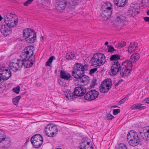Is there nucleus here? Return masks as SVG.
<instances>
[{"label":"nucleus","mask_w":149,"mask_h":149,"mask_svg":"<svg viewBox=\"0 0 149 149\" xmlns=\"http://www.w3.org/2000/svg\"><path fill=\"white\" fill-rule=\"evenodd\" d=\"M74 5V4H72V6H73Z\"/></svg>","instance_id":"obj_59"},{"label":"nucleus","mask_w":149,"mask_h":149,"mask_svg":"<svg viewBox=\"0 0 149 149\" xmlns=\"http://www.w3.org/2000/svg\"><path fill=\"white\" fill-rule=\"evenodd\" d=\"M117 149H127L126 146L123 143H120Z\"/></svg>","instance_id":"obj_39"},{"label":"nucleus","mask_w":149,"mask_h":149,"mask_svg":"<svg viewBox=\"0 0 149 149\" xmlns=\"http://www.w3.org/2000/svg\"><path fill=\"white\" fill-rule=\"evenodd\" d=\"M145 102L148 104H149V97L146 98L145 100Z\"/></svg>","instance_id":"obj_52"},{"label":"nucleus","mask_w":149,"mask_h":149,"mask_svg":"<svg viewBox=\"0 0 149 149\" xmlns=\"http://www.w3.org/2000/svg\"><path fill=\"white\" fill-rule=\"evenodd\" d=\"M126 45V42H125L123 41L121 42H119L117 47L119 48H121L123 47H124Z\"/></svg>","instance_id":"obj_36"},{"label":"nucleus","mask_w":149,"mask_h":149,"mask_svg":"<svg viewBox=\"0 0 149 149\" xmlns=\"http://www.w3.org/2000/svg\"><path fill=\"white\" fill-rule=\"evenodd\" d=\"M34 50L32 46L26 47L22 52L21 59L13 60L11 61L10 64V69L15 72L20 70L23 66L26 68L31 67L35 61L34 58L33 59Z\"/></svg>","instance_id":"obj_1"},{"label":"nucleus","mask_w":149,"mask_h":149,"mask_svg":"<svg viewBox=\"0 0 149 149\" xmlns=\"http://www.w3.org/2000/svg\"><path fill=\"white\" fill-rule=\"evenodd\" d=\"M132 66V64L130 61L126 60L123 62L122 64V68L120 70V75L124 77L130 75Z\"/></svg>","instance_id":"obj_5"},{"label":"nucleus","mask_w":149,"mask_h":149,"mask_svg":"<svg viewBox=\"0 0 149 149\" xmlns=\"http://www.w3.org/2000/svg\"><path fill=\"white\" fill-rule=\"evenodd\" d=\"M114 4L118 6L123 7L126 4L127 0H113Z\"/></svg>","instance_id":"obj_21"},{"label":"nucleus","mask_w":149,"mask_h":149,"mask_svg":"<svg viewBox=\"0 0 149 149\" xmlns=\"http://www.w3.org/2000/svg\"><path fill=\"white\" fill-rule=\"evenodd\" d=\"M142 3L145 5L149 4V0H142Z\"/></svg>","instance_id":"obj_46"},{"label":"nucleus","mask_w":149,"mask_h":149,"mask_svg":"<svg viewBox=\"0 0 149 149\" xmlns=\"http://www.w3.org/2000/svg\"><path fill=\"white\" fill-rule=\"evenodd\" d=\"M140 58L139 55L137 53H135L131 56V59L132 61L135 63Z\"/></svg>","instance_id":"obj_27"},{"label":"nucleus","mask_w":149,"mask_h":149,"mask_svg":"<svg viewBox=\"0 0 149 149\" xmlns=\"http://www.w3.org/2000/svg\"><path fill=\"white\" fill-rule=\"evenodd\" d=\"M107 47L109 52H113L116 50L111 45H107Z\"/></svg>","instance_id":"obj_37"},{"label":"nucleus","mask_w":149,"mask_h":149,"mask_svg":"<svg viewBox=\"0 0 149 149\" xmlns=\"http://www.w3.org/2000/svg\"><path fill=\"white\" fill-rule=\"evenodd\" d=\"M98 58V57L97 53L93 55L91 60V63L93 65L99 66Z\"/></svg>","instance_id":"obj_24"},{"label":"nucleus","mask_w":149,"mask_h":149,"mask_svg":"<svg viewBox=\"0 0 149 149\" xmlns=\"http://www.w3.org/2000/svg\"><path fill=\"white\" fill-rule=\"evenodd\" d=\"M7 137L5 133L3 131L0 130V143L3 141Z\"/></svg>","instance_id":"obj_33"},{"label":"nucleus","mask_w":149,"mask_h":149,"mask_svg":"<svg viewBox=\"0 0 149 149\" xmlns=\"http://www.w3.org/2000/svg\"><path fill=\"white\" fill-rule=\"evenodd\" d=\"M113 114L114 115H117L118 113L120 112V110L119 109H114L113 111Z\"/></svg>","instance_id":"obj_42"},{"label":"nucleus","mask_w":149,"mask_h":149,"mask_svg":"<svg viewBox=\"0 0 149 149\" xmlns=\"http://www.w3.org/2000/svg\"><path fill=\"white\" fill-rule=\"evenodd\" d=\"M4 22L6 24H8L12 27H15L18 23V19L17 17L13 14L8 13L4 17Z\"/></svg>","instance_id":"obj_7"},{"label":"nucleus","mask_w":149,"mask_h":149,"mask_svg":"<svg viewBox=\"0 0 149 149\" xmlns=\"http://www.w3.org/2000/svg\"><path fill=\"white\" fill-rule=\"evenodd\" d=\"M64 95L66 98L70 100H72L75 98V96H76L74 94V92H72L70 90H67L64 93Z\"/></svg>","instance_id":"obj_20"},{"label":"nucleus","mask_w":149,"mask_h":149,"mask_svg":"<svg viewBox=\"0 0 149 149\" xmlns=\"http://www.w3.org/2000/svg\"><path fill=\"white\" fill-rule=\"evenodd\" d=\"M123 81L122 80H119L118 82H116L115 84L116 86H117L118 85L121 83V82Z\"/></svg>","instance_id":"obj_49"},{"label":"nucleus","mask_w":149,"mask_h":149,"mask_svg":"<svg viewBox=\"0 0 149 149\" xmlns=\"http://www.w3.org/2000/svg\"><path fill=\"white\" fill-rule=\"evenodd\" d=\"M11 76L9 68L2 64H0V86L4 80L8 79Z\"/></svg>","instance_id":"obj_4"},{"label":"nucleus","mask_w":149,"mask_h":149,"mask_svg":"<svg viewBox=\"0 0 149 149\" xmlns=\"http://www.w3.org/2000/svg\"><path fill=\"white\" fill-rule=\"evenodd\" d=\"M21 98V96H18L13 99V104L15 105H16L18 102Z\"/></svg>","instance_id":"obj_35"},{"label":"nucleus","mask_w":149,"mask_h":149,"mask_svg":"<svg viewBox=\"0 0 149 149\" xmlns=\"http://www.w3.org/2000/svg\"><path fill=\"white\" fill-rule=\"evenodd\" d=\"M109 42H105V45H107L108 44Z\"/></svg>","instance_id":"obj_53"},{"label":"nucleus","mask_w":149,"mask_h":149,"mask_svg":"<svg viewBox=\"0 0 149 149\" xmlns=\"http://www.w3.org/2000/svg\"><path fill=\"white\" fill-rule=\"evenodd\" d=\"M112 6L109 2L103 3L102 6V10L104 13H108V15H111L112 10Z\"/></svg>","instance_id":"obj_12"},{"label":"nucleus","mask_w":149,"mask_h":149,"mask_svg":"<svg viewBox=\"0 0 149 149\" xmlns=\"http://www.w3.org/2000/svg\"><path fill=\"white\" fill-rule=\"evenodd\" d=\"M8 24L3 25L0 27L1 33L4 36H7L10 34L12 32L11 28L14 27H12Z\"/></svg>","instance_id":"obj_13"},{"label":"nucleus","mask_w":149,"mask_h":149,"mask_svg":"<svg viewBox=\"0 0 149 149\" xmlns=\"http://www.w3.org/2000/svg\"><path fill=\"white\" fill-rule=\"evenodd\" d=\"M147 15H149V10H148L147 12Z\"/></svg>","instance_id":"obj_55"},{"label":"nucleus","mask_w":149,"mask_h":149,"mask_svg":"<svg viewBox=\"0 0 149 149\" xmlns=\"http://www.w3.org/2000/svg\"><path fill=\"white\" fill-rule=\"evenodd\" d=\"M42 40L44 39V37L43 36L42 37Z\"/></svg>","instance_id":"obj_58"},{"label":"nucleus","mask_w":149,"mask_h":149,"mask_svg":"<svg viewBox=\"0 0 149 149\" xmlns=\"http://www.w3.org/2000/svg\"><path fill=\"white\" fill-rule=\"evenodd\" d=\"M99 95L98 92L95 90H92L87 92L84 96L85 100L92 101L97 97Z\"/></svg>","instance_id":"obj_11"},{"label":"nucleus","mask_w":149,"mask_h":149,"mask_svg":"<svg viewBox=\"0 0 149 149\" xmlns=\"http://www.w3.org/2000/svg\"><path fill=\"white\" fill-rule=\"evenodd\" d=\"M111 69L109 71V74L111 76H114L116 75L122 68V64L121 65L119 61H113L111 63Z\"/></svg>","instance_id":"obj_8"},{"label":"nucleus","mask_w":149,"mask_h":149,"mask_svg":"<svg viewBox=\"0 0 149 149\" xmlns=\"http://www.w3.org/2000/svg\"><path fill=\"white\" fill-rule=\"evenodd\" d=\"M55 59V57L53 56L50 57L46 62V65L47 66H50L53 60Z\"/></svg>","instance_id":"obj_34"},{"label":"nucleus","mask_w":149,"mask_h":149,"mask_svg":"<svg viewBox=\"0 0 149 149\" xmlns=\"http://www.w3.org/2000/svg\"><path fill=\"white\" fill-rule=\"evenodd\" d=\"M127 99V97H124V98H123V99H122L118 102V104L119 105H120L123 103L125 102Z\"/></svg>","instance_id":"obj_41"},{"label":"nucleus","mask_w":149,"mask_h":149,"mask_svg":"<svg viewBox=\"0 0 149 149\" xmlns=\"http://www.w3.org/2000/svg\"><path fill=\"white\" fill-rule=\"evenodd\" d=\"M129 14L131 16H133L134 15V12L133 10L130 9L128 11Z\"/></svg>","instance_id":"obj_45"},{"label":"nucleus","mask_w":149,"mask_h":149,"mask_svg":"<svg viewBox=\"0 0 149 149\" xmlns=\"http://www.w3.org/2000/svg\"><path fill=\"white\" fill-rule=\"evenodd\" d=\"M23 35L27 42L33 43L36 39V35L34 30L32 29L27 28L24 30Z\"/></svg>","instance_id":"obj_6"},{"label":"nucleus","mask_w":149,"mask_h":149,"mask_svg":"<svg viewBox=\"0 0 149 149\" xmlns=\"http://www.w3.org/2000/svg\"><path fill=\"white\" fill-rule=\"evenodd\" d=\"M143 132H139V136L141 139L149 140V127H143Z\"/></svg>","instance_id":"obj_14"},{"label":"nucleus","mask_w":149,"mask_h":149,"mask_svg":"<svg viewBox=\"0 0 149 149\" xmlns=\"http://www.w3.org/2000/svg\"><path fill=\"white\" fill-rule=\"evenodd\" d=\"M127 141L130 145L135 146L139 144V138L138 134L135 131L131 130L127 134Z\"/></svg>","instance_id":"obj_3"},{"label":"nucleus","mask_w":149,"mask_h":149,"mask_svg":"<svg viewBox=\"0 0 149 149\" xmlns=\"http://www.w3.org/2000/svg\"><path fill=\"white\" fill-rule=\"evenodd\" d=\"M57 126L53 124H48L45 128L46 134L49 137H53L55 136L58 132Z\"/></svg>","instance_id":"obj_9"},{"label":"nucleus","mask_w":149,"mask_h":149,"mask_svg":"<svg viewBox=\"0 0 149 149\" xmlns=\"http://www.w3.org/2000/svg\"><path fill=\"white\" fill-rule=\"evenodd\" d=\"M75 56V54L74 52H69L67 53L66 55L67 59L68 60L72 59Z\"/></svg>","instance_id":"obj_29"},{"label":"nucleus","mask_w":149,"mask_h":149,"mask_svg":"<svg viewBox=\"0 0 149 149\" xmlns=\"http://www.w3.org/2000/svg\"><path fill=\"white\" fill-rule=\"evenodd\" d=\"M1 142L3 143L4 144V145L3 147L5 149L8 148L10 145L11 141L9 138L8 137L5 138Z\"/></svg>","instance_id":"obj_22"},{"label":"nucleus","mask_w":149,"mask_h":149,"mask_svg":"<svg viewBox=\"0 0 149 149\" xmlns=\"http://www.w3.org/2000/svg\"><path fill=\"white\" fill-rule=\"evenodd\" d=\"M33 147L35 148H38L42 145L43 141H36L33 140L31 141Z\"/></svg>","instance_id":"obj_25"},{"label":"nucleus","mask_w":149,"mask_h":149,"mask_svg":"<svg viewBox=\"0 0 149 149\" xmlns=\"http://www.w3.org/2000/svg\"><path fill=\"white\" fill-rule=\"evenodd\" d=\"M125 17L121 15H118L116 17L115 20L118 23L121 24H124V22L125 21Z\"/></svg>","instance_id":"obj_23"},{"label":"nucleus","mask_w":149,"mask_h":149,"mask_svg":"<svg viewBox=\"0 0 149 149\" xmlns=\"http://www.w3.org/2000/svg\"><path fill=\"white\" fill-rule=\"evenodd\" d=\"M90 143L87 141H82L79 149H93V147L90 145Z\"/></svg>","instance_id":"obj_19"},{"label":"nucleus","mask_w":149,"mask_h":149,"mask_svg":"<svg viewBox=\"0 0 149 149\" xmlns=\"http://www.w3.org/2000/svg\"><path fill=\"white\" fill-rule=\"evenodd\" d=\"M120 56L119 54H115L112 55L110 57V59L111 61H119L120 59Z\"/></svg>","instance_id":"obj_28"},{"label":"nucleus","mask_w":149,"mask_h":149,"mask_svg":"<svg viewBox=\"0 0 149 149\" xmlns=\"http://www.w3.org/2000/svg\"><path fill=\"white\" fill-rule=\"evenodd\" d=\"M137 45L138 44L137 43H134V44H132V45L131 44V45H130L133 47V48H135L136 49V48L137 47Z\"/></svg>","instance_id":"obj_47"},{"label":"nucleus","mask_w":149,"mask_h":149,"mask_svg":"<svg viewBox=\"0 0 149 149\" xmlns=\"http://www.w3.org/2000/svg\"><path fill=\"white\" fill-rule=\"evenodd\" d=\"M2 19V17H1V15H0V21H1Z\"/></svg>","instance_id":"obj_56"},{"label":"nucleus","mask_w":149,"mask_h":149,"mask_svg":"<svg viewBox=\"0 0 149 149\" xmlns=\"http://www.w3.org/2000/svg\"><path fill=\"white\" fill-rule=\"evenodd\" d=\"M68 4V1L66 0H62L59 1L56 8L58 10L61 11L65 9Z\"/></svg>","instance_id":"obj_17"},{"label":"nucleus","mask_w":149,"mask_h":149,"mask_svg":"<svg viewBox=\"0 0 149 149\" xmlns=\"http://www.w3.org/2000/svg\"><path fill=\"white\" fill-rule=\"evenodd\" d=\"M86 92V88L82 86L77 87L75 88L74 90L75 95L79 97L84 95Z\"/></svg>","instance_id":"obj_15"},{"label":"nucleus","mask_w":149,"mask_h":149,"mask_svg":"<svg viewBox=\"0 0 149 149\" xmlns=\"http://www.w3.org/2000/svg\"><path fill=\"white\" fill-rule=\"evenodd\" d=\"M146 107L143 106L141 104H139L137 105H133L131 107L132 109H145Z\"/></svg>","instance_id":"obj_30"},{"label":"nucleus","mask_w":149,"mask_h":149,"mask_svg":"<svg viewBox=\"0 0 149 149\" xmlns=\"http://www.w3.org/2000/svg\"><path fill=\"white\" fill-rule=\"evenodd\" d=\"M73 77L77 79H81L84 74V68L81 63H77L74 65L72 72Z\"/></svg>","instance_id":"obj_2"},{"label":"nucleus","mask_w":149,"mask_h":149,"mask_svg":"<svg viewBox=\"0 0 149 149\" xmlns=\"http://www.w3.org/2000/svg\"><path fill=\"white\" fill-rule=\"evenodd\" d=\"M31 3L29 1H27L25 2L24 3V6H28L29 4H30Z\"/></svg>","instance_id":"obj_48"},{"label":"nucleus","mask_w":149,"mask_h":149,"mask_svg":"<svg viewBox=\"0 0 149 149\" xmlns=\"http://www.w3.org/2000/svg\"><path fill=\"white\" fill-rule=\"evenodd\" d=\"M59 84L62 86L64 87L65 86V84H63L62 82L60 80V81H58Z\"/></svg>","instance_id":"obj_50"},{"label":"nucleus","mask_w":149,"mask_h":149,"mask_svg":"<svg viewBox=\"0 0 149 149\" xmlns=\"http://www.w3.org/2000/svg\"><path fill=\"white\" fill-rule=\"evenodd\" d=\"M32 140L36 141H43L42 137L39 134H37L34 135L31 138V141Z\"/></svg>","instance_id":"obj_26"},{"label":"nucleus","mask_w":149,"mask_h":149,"mask_svg":"<svg viewBox=\"0 0 149 149\" xmlns=\"http://www.w3.org/2000/svg\"><path fill=\"white\" fill-rule=\"evenodd\" d=\"M107 118L108 120H112L113 118L114 117L110 114H107Z\"/></svg>","instance_id":"obj_44"},{"label":"nucleus","mask_w":149,"mask_h":149,"mask_svg":"<svg viewBox=\"0 0 149 149\" xmlns=\"http://www.w3.org/2000/svg\"><path fill=\"white\" fill-rule=\"evenodd\" d=\"M60 77L67 81H70L72 79V77L69 73L63 70H61L60 71Z\"/></svg>","instance_id":"obj_16"},{"label":"nucleus","mask_w":149,"mask_h":149,"mask_svg":"<svg viewBox=\"0 0 149 149\" xmlns=\"http://www.w3.org/2000/svg\"><path fill=\"white\" fill-rule=\"evenodd\" d=\"M80 79V82L82 83L87 84L88 83L89 78L88 76H86L84 74Z\"/></svg>","instance_id":"obj_31"},{"label":"nucleus","mask_w":149,"mask_h":149,"mask_svg":"<svg viewBox=\"0 0 149 149\" xmlns=\"http://www.w3.org/2000/svg\"><path fill=\"white\" fill-rule=\"evenodd\" d=\"M135 48H133V47L131 46H130L128 48V51L129 53H132L133 51H134Z\"/></svg>","instance_id":"obj_40"},{"label":"nucleus","mask_w":149,"mask_h":149,"mask_svg":"<svg viewBox=\"0 0 149 149\" xmlns=\"http://www.w3.org/2000/svg\"><path fill=\"white\" fill-rule=\"evenodd\" d=\"M13 91L15 93L18 94L20 91V87L19 86H17L13 89Z\"/></svg>","instance_id":"obj_38"},{"label":"nucleus","mask_w":149,"mask_h":149,"mask_svg":"<svg viewBox=\"0 0 149 149\" xmlns=\"http://www.w3.org/2000/svg\"><path fill=\"white\" fill-rule=\"evenodd\" d=\"M97 68H95L92 69H91L90 71V73L91 74H93L95 72L97 71Z\"/></svg>","instance_id":"obj_43"},{"label":"nucleus","mask_w":149,"mask_h":149,"mask_svg":"<svg viewBox=\"0 0 149 149\" xmlns=\"http://www.w3.org/2000/svg\"><path fill=\"white\" fill-rule=\"evenodd\" d=\"M33 0H28L27 1H29L30 3H31V2L33 1Z\"/></svg>","instance_id":"obj_54"},{"label":"nucleus","mask_w":149,"mask_h":149,"mask_svg":"<svg viewBox=\"0 0 149 149\" xmlns=\"http://www.w3.org/2000/svg\"><path fill=\"white\" fill-rule=\"evenodd\" d=\"M113 107L115 108V107H118L117 106H113Z\"/></svg>","instance_id":"obj_57"},{"label":"nucleus","mask_w":149,"mask_h":149,"mask_svg":"<svg viewBox=\"0 0 149 149\" xmlns=\"http://www.w3.org/2000/svg\"><path fill=\"white\" fill-rule=\"evenodd\" d=\"M98 57V62L99 66L103 65L106 62V58L104 55L101 53H97Z\"/></svg>","instance_id":"obj_18"},{"label":"nucleus","mask_w":149,"mask_h":149,"mask_svg":"<svg viewBox=\"0 0 149 149\" xmlns=\"http://www.w3.org/2000/svg\"><path fill=\"white\" fill-rule=\"evenodd\" d=\"M112 85L111 81L110 79H107L104 81L100 86V91L103 93H105L111 88Z\"/></svg>","instance_id":"obj_10"},{"label":"nucleus","mask_w":149,"mask_h":149,"mask_svg":"<svg viewBox=\"0 0 149 149\" xmlns=\"http://www.w3.org/2000/svg\"><path fill=\"white\" fill-rule=\"evenodd\" d=\"M96 79L93 80V81H92V84L94 86L96 84Z\"/></svg>","instance_id":"obj_51"},{"label":"nucleus","mask_w":149,"mask_h":149,"mask_svg":"<svg viewBox=\"0 0 149 149\" xmlns=\"http://www.w3.org/2000/svg\"><path fill=\"white\" fill-rule=\"evenodd\" d=\"M111 15H108V13H104L101 15V17L102 20L105 21L108 19L111 16Z\"/></svg>","instance_id":"obj_32"}]
</instances>
